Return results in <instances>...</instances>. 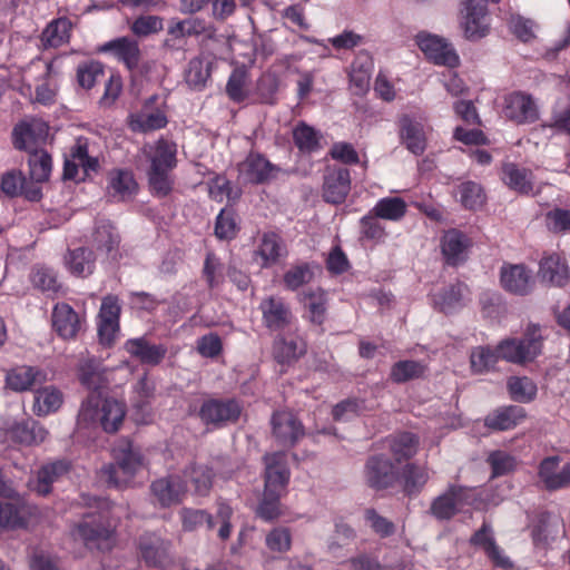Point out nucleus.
Returning <instances> with one entry per match:
<instances>
[{"mask_svg": "<svg viewBox=\"0 0 570 570\" xmlns=\"http://www.w3.org/2000/svg\"><path fill=\"white\" fill-rule=\"evenodd\" d=\"M90 511L82 515L73 534L89 549L109 550L115 541L118 520L116 505L106 498H95Z\"/></svg>", "mask_w": 570, "mask_h": 570, "instance_id": "f257e3e1", "label": "nucleus"}, {"mask_svg": "<svg viewBox=\"0 0 570 570\" xmlns=\"http://www.w3.org/2000/svg\"><path fill=\"white\" fill-rule=\"evenodd\" d=\"M126 405L112 397L101 400L99 394L91 393L80 406L77 424L80 428L101 426L107 433L117 432L125 419Z\"/></svg>", "mask_w": 570, "mask_h": 570, "instance_id": "f03ea898", "label": "nucleus"}, {"mask_svg": "<svg viewBox=\"0 0 570 570\" xmlns=\"http://www.w3.org/2000/svg\"><path fill=\"white\" fill-rule=\"evenodd\" d=\"M114 458L116 463L104 468L107 483L115 488L127 487L136 473L144 466V455L139 448L125 440L115 446Z\"/></svg>", "mask_w": 570, "mask_h": 570, "instance_id": "7ed1b4c3", "label": "nucleus"}, {"mask_svg": "<svg viewBox=\"0 0 570 570\" xmlns=\"http://www.w3.org/2000/svg\"><path fill=\"white\" fill-rule=\"evenodd\" d=\"M543 335L539 324L527 325L522 338L502 340L497 348L500 358L510 363L524 364L533 361L542 352Z\"/></svg>", "mask_w": 570, "mask_h": 570, "instance_id": "20e7f679", "label": "nucleus"}, {"mask_svg": "<svg viewBox=\"0 0 570 570\" xmlns=\"http://www.w3.org/2000/svg\"><path fill=\"white\" fill-rule=\"evenodd\" d=\"M243 412V404L235 397H208L198 410V417L209 429H223L235 424Z\"/></svg>", "mask_w": 570, "mask_h": 570, "instance_id": "39448f33", "label": "nucleus"}, {"mask_svg": "<svg viewBox=\"0 0 570 570\" xmlns=\"http://www.w3.org/2000/svg\"><path fill=\"white\" fill-rule=\"evenodd\" d=\"M475 501L474 489L449 484L443 493L432 500L429 512L438 521H449L465 507L474 505Z\"/></svg>", "mask_w": 570, "mask_h": 570, "instance_id": "423d86ee", "label": "nucleus"}, {"mask_svg": "<svg viewBox=\"0 0 570 570\" xmlns=\"http://www.w3.org/2000/svg\"><path fill=\"white\" fill-rule=\"evenodd\" d=\"M284 170L272 164L264 155L250 151L238 164V180L244 185H264L276 179Z\"/></svg>", "mask_w": 570, "mask_h": 570, "instance_id": "0eeeda50", "label": "nucleus"}, {"mask_svg": "<svg viewBox=\"0 0 570 570\" xmlns=\"http://www.w3.org/2000/svg\"><path fill=\"white\" fill-rule=\"evenodd\" d=\"M258 309L262 313L263 325L271 332L291 330L295 320L289 304L281 296L264 297Z\"/></svg>", "mask_w": 570, "mask_h": 570, "instance_id": "6e6552de", "label": "nucleus"}, {"mask_svg": "<svg viewBox=\"0 0 570 570\" xmlns=\"http://www.w3.org/2000/svg\"><path fill=\"white\" fill-rule=\"evenodd\" d=\"M415 42L433 63L449 68L459 66L460 58L455 49L444 38L429 32H420L416 35Z\"/></svg>", "mask_w": 570, "mask_h": 570, "instance_id": "1a4fd4ad", "label": "nucleus"}, {"mask_svg": "<svg viewBox=\"0 0 570 570\" xmlns=\"http://www.w3.org/2000/svg\"><path fill=\"white\" fill-rule=\"evenodd\" d=\"M263 462L265 465L264 490L269 493L285 494L291 479L286 453L283 451L266 453L263 456Z\"/></svg>", "mask_w": 570, "mask_h": 570, "instance_id": "9d476101", "label": "nucleus"}, {"mask_svg": "<svg viewBox=\"0 0 570 570\" xmlns=\"http://www.w3.org/2000/svg\"><path fill=\"white\" fill-rule=\"evenodd\" d=\"M186 491V481L177 474L156 479L150 484L153 502L160 508H170L179 504Z\"/></svg>", "mask_w": 570, "mask_h": 570, "instance_id": "9b49d317", "label": "nucleus"}, {"mask_svg": "<svg viewBox=\"0 0 570 570\" xmlns=\"http://www.w3.org/2000/svg\"><path fill=\"white\" fill-rule=\"evenodd\" d=\"M71 461L66 458L43 463L38 469L36 478L30 481V489L40 497L49 495L53 484L61 481L71 471Z\"/></svg>", "mask_w": 570, "mask_h": 570, "instance_id": "f8f14e48", "label": "nucleus"}, {"mask_svg": "<svg viewBox=\"0 0 570 570\" xmlns=\"http://www.w3.org/2000/svg\"><path fill=\"white\" fill-rule=\"evenodd\" d=\"M469 543L474 548L481 549L494 567L503 570L513 568L510 558L498 546L493 528L489 521H483L481 528L471 535Z\"/></svg>", "mask_w": 570, "mask_h": 570, "instance_id": "ddd939ff", "label": "nucleus"}, {"mask_svg": "<svg viewBox=\"0 0 570 570\" xmlns=\"http://www.w3.org/2000/svg\"><path fill=\"white\" fill-rule=\"evenodd\" d=\"M272 433L277 443L294 446L305 434L303 423L291 411H276L271 419Z\"/></svg>", "mask_w": 570, "mask_h": 570, "instance_id": "4468645a", "label": "nucleus"}, {"mask_svg": "<svg viewBox=\"0 0 570 570\" xmlns=\"http://www.w3.org/2000/svg\"><path fill=\"white\" fill-rule=\"evenodd\" d=\"M503 114L518 125L533 124L539 119L535 100L523 91H513L504 98Z\"/></svg>", "mask_w": 570, "mask_h": 570, "instance_id": "2eb2a0df", "label": "nucleus"}, {"mask_svg": "<svg viewBox=\"0 0 570 570\" xmlns=\"http://www.w3.org/2000/svg\"><path fill=\"white\" fill-rule=\"evenodd\" d=\"M364 476L368 487L384 490L396 483L399 473L390 458L372 455L365 463Z\"/></svg>", "mask_w": 570, "mask_h": 570, "instance_id": "dca6fc26", "label": "nucleus"}, {"mask_svg": "<svg viewBox=\"0 0 570 570\" xmlns=\"http://www.w3.org/2000/svg\"><path fill=\"white\" fill-rule=\"evenodd\" d=\"M564 534L566 524L563 520L551 512H540L531 525V537L535 547L547 548Z\"/></svg>", "mask_w": 570, "mask_h": 570, "instance_id": "f3484780", "label": "nucleus"}, {"mask_svg": "<svg viewBox=\"0 0 570 570\" xmlns=\"http://www.w3.org/2000/svg\"><path fill=\"white\" fill-rule=\"evenodd\" d=\"M351 190V173L347 168H327L324 174L322 197L333 205L343 204Z\"/></svg>", "mask_w": 570, "mask_h": 570, "instance_id": "a211bd4d", "label": "nucleus"}, {"mask_svg": "<svg viewBox=\"0 0 570 570\" xmlns=\"http://www.w3.org/2000/svg\"><path fill=\"white\" fill-rule=\"evenodd\" d=\"M464 20L462 27L464 36L469 40H478L485 37L489 32L487 22L488 0H463Z\"/></svg>", "mask_w": 570, "mask_h": 570, "instance_id": "6ab92c4d", "label": "nucleus"}, {"mask_svg": "<svg viewBox=\"0 0 570 570\" xmlns=\"http://www.w3.org/2000/svg\"><path fill=\"white\" fill-rule=\"evenodd\" d=\"M560 456L551 455L544 458L538 466V478L548 491L563 489L570 484V463L559 469Z\"/></svg>", "mask_w": 570, "mask_h": 570, "instance_id": "aec40b11", "label": "nucleus"}, {"mask_svg": "<svg viewBox=\"0 0 570 570\" xmlns=\"http://www.w3.org/2000/svg\"><path fill=\"white\" fill-rule=\"evenodd\" d=\"M48 135V126L40 120L21 121L12 131L13 146L19 150L35 151L38 145L45 141Z\"/></svg>", "mask_w": 570, "mask_h": 570, "instance_id": "412c9836", "label": "nucleus"}, {"mask_svg": "<svg viewBox=\"0 0 570 570\" xmlns=\"http://www.w3.org/2000/svg\"><path fill=\"white\" fill-rule=\"evenodd\" d=\"M125 351L144 365H159L168 353L165 344L151 343L147 337L129 338L125 343Z\"/></svg>", "mask_w": 570, "mask_h": 570, "instance_id": "4be33fe9", "label": "nucleus"}, {"mask_svg": "<svg viewBox=\"0 0 570 570\" xmlns=\"http://www.w3.org/2000/svg\"><path fill=\"white\" fill-rule=\"evenodd\" d=\"M139 550L142 560L149 567L165 568L171 562L169 542L156 533H145L139 538Z\"/></svg>", "mask_w": 570, "mask_h": 570, "instance_id": "5701e85b", "label": "nucleus"}, {"mask_svg": "<svg viewBox=\"0 0 570 570\" xmlns=\"http://www.w3.org/2000/svg\"><path fill=\"white\" fill-rule=\"evenodd\" d=\"M52 327L63 340L76 338L82 327L83 320L67 303H57L52 309Z\"/></svg>", "mask_w": 570, "mask_h": 570, "instance_id": "b1692460", "label": "nucleus"}, {"mask_svg": "<svg viewBox=\"0 0 570 570\" xmlns=\"http://www.w3.org/2000/svg\"><path fill=\"white\" fill-rule=\"evenodd\" d=\"M502 287L514 295H528L533 287L531 271L524 265H503L500 272Z\"/></svg>", "mask_w": 570, "mask_h": 570, "instance_id": "393cba45", "label": "nucleus"}, {"mask_svg": "<svg viewBox=\"0 0 570 570\" xmlns=\"http://www.w3.org/2000/svg\"><path fill=\"white\" fill-rule=\"evenodd\" d=\"M157 96L148 98L139 112L130 114L129 127L132 131L147 132L165 128L168 120L164 111L156 109L149 111Z\"/></svg>", "mask_w": 570, "mask_h": 570, "instance_id": "a878e982", "label": "nucleus"}, {"mask_svg": "<svg viewBox=\"0 0 570 570\" xmlns=\"http://www.w3.org/2000/svg\"><path fill=\"white\" fill-rule=\"evenodd\" d=\"M539 276L542 282H547L550 285L557 287L564 286L570 278L566 259L557 253L543 256L539 264Z\"/></svg>", "mask_w": 570, "mask_h": 570, "instance_id": "bb28decb", "label": "nucleus"}, {"mask_svg": "<svg viewBox=\"0 0 570 570\" xmlns=\"http://www.w3.org/2000/svg\"><path fill=\"white\" fill-rule=\"evenodd\" d=\"M47 374L39 367L18 366L9 371L6 375L7 386L14 392H24L41 385L46 382Z\"/></svg>", "mask_w": 570, "mask_h": 570, "instance_id": "cd10ccee", "label": "nucleus"}, {"mask_svg": "<svg viewBox=\"0 0 570 570\" xmlns=\"http://www.w3.org/2000/svg\"><path fill=\"white\" fill-rule=\"evenodd\" d=\"M306 352V344L299 336L288 333L279 334L273 343V354L279 364H291Z\"/></svg>", "mask_w": 570, "mask_h": 570, "instance_id": "c85d7f7f", "label": "nucleus"}, {"mask_svg": "<svg viewBox=\"0 0 570 570\" xmlns=\"http://www.w3.org/2000/svg\"><path fill=\"white\" fill-rule=\"evenodd\" d=\"M470 246L469 238L458 229H450L441 238V250L445 263L458 266L466 259V249Z\"/></svg>", "mask_w": 570, "mask_h": 570, "instance_id": "c756f323", "label": "nucleus"}, {"mask_svg": "<svg viewBox=\"0 0 570 570\" xmlns=\"http://www.w3.org/2000/svg\"><path fill=\"white\" fill-rule=\"evenodd\" d=\"M373 59L367 51H360L351 65L350 86L355 95H364L370 88Z\"/></svg>", "mask_w": 570, "mask_h": 570, "instance_id": "7c9ffc66", "label": "nucleus"}, {"mask_svg": "<svg viewBox=\"0 0 570 570\" xmlns=\"http://www.w3.org/2000/svg\"><path fill=\"white\" fill-rule=\"evenodd\" d=\"M400 137L409 151L420 156L426 149V137L422 122L404 115L400 119Z\"/></svg>", "mask_w": 570, "mask_h": 570, "instance_id": "2f4dec72", "label": "nucleus"}, {"mask_svg": "<svg viewBox=\"0 0 570 570\" xmlns=\"http://www.w3.org/2000/svg\"><path fill=\"white\" fill-rule=\"evenodd\" d=\"M466 286L458 282L431 295L433 307L441 313L451 314L464 306Z\"/></svg>", "mask_w": 570, "mask_h": 570, "instance_id": "473e14b6", "label": "nucleus"}, {"mask_svg": "<svg viewBox=\"0 0 570 570\" xmlns=\"http://www.w3.org/2000/svg\"><path fill=\"white\" fill-rule=\"evenodd\" d=\"M8 433L14 442L23 445L40 444L48 435V431L39 422L32 419L13 423Z\"/></svg>", "mask_w": 570, "mask_h": 570, "instance_id": "72a5a7b5", "label": "nucleus"}, {"mask_svg": "<svg viewBox=\"0 0 570 570\" xmlns=\"http://www.w3.org/2000/svg\"><path fill=\"white\" fill-rule=\"evenodd\" d=\"M104 51L111 52L129 70L138 67L140 60V49L136 40L128 37H120L107 42L102 47Z\"/></svg>", "mask_w": 570, "mask_h": 570, "instance_id": "f704fd0d", "label": "nucleus"}, {"mask_svg": "<svg viewBox=\"0 0 570 570\" xmlns=\"http://www.w3.org/2000/svg\"><path fill=\"white\" fill-rule=\"evenodd\" d=\"M177 146L175 142L160 138L147 154L149 169L173 170L177 166Z\"/></svg>", "mask_w": 570, "mask_h": 570, "instance_id": "c9c22d12", "label": "nucleus"}, {"mask_svg": "<svg viewBox=\"0 0 570 570\" xmlns=\"http://www.w3.org/2000/svg\"><path fill=\"white\" fill-rule=\"evenodd\" d=\"M63 261L67 269L77 277L91 275L96 267V255L87 247L69 249Z\"/></svg>", "mask_w": 570, "mask_h": 570, "instance_id": "e433bc0d", "label": "nucleus"}, {"mask_svg": "<svg viewBox=\"0 0 570 570\" xmlns=\"http://www.w3.org/2000/svg\"><path fill=\"white\" fill-rule=\"evenodd\" d=\"M503 181L512 190L521 195H530L533 191V174L527 168H521L513 163L505 164L502 168Z\"/></svg>", "mask_w": 570, "mask_h": 570, "instance_id": "4c0bfd02", "label": "nucleus"}, {"mask_svg": "<svg viewBox=\"0 0 570 570\" xmlns=\"http://www.w3.org/2000/svg\"><path fill=\"white\" fill-rule=\"evenodd\" d=\"M138 184L134 174L128 169H112L108 175V191L120 200L130 198L136 194Z\"/></svg>", "mask_w": 570, "mask_h": 570, "instance_id": "58836bf2", "label": "nucleus"}, {"mask_svg": "<svg viewBox=\"0 0 570 570\" xmlns=\"http://www.w3.org/2000/svg\"><path fill=\"white\" fill-rule=\"evenodd\" d=\"M524 416L525 411L523 407L510 405L489 414L484 420V424L491 430L505 431L517 426Z\"/></svg>", "mask_w": 570, "mask_h": 570, "instance_id": "ea45409f", "label": "nucleus"}, {"mask_svg": "<svg viewBox=\"0 0 570 570\" xmlns=\"http://www.w3.org/2000/svg\"><path fill=\"white\" fill-rule=\"evenodd\" d=\"M284 254L285 247L278 234L274 232L263 234L256 250L263 267L274 266Z\"/></svg>", "mask_w": 570, "mask_h": 570, "instance_id": "a19ab883", "label": "nucleus"}, {"mask_svg": "<svg viewBox=\"0 0 570 570\" xmlns=\"http://www.w3.org/2000/svg\"><path fill=\"white\" fill-rule=\"evenodd\" d=\"M303 303L311 323L322 325L326 320L327 297L322 288L308 289L303 293Z\"/></svg>", "mask_w": 570, "mask_h": 570, "instance_id": "79ce46f5", "label": "nucleus"}, {"mask_svg": "<svg viewBox=\"0 0 570 570\" xmlns=\"http://www.w3.org/2000/svg\"><path fill=\"white\" fill-rule=\"evenodd\" d=\"M63 403V395L55 386H46L35 393L33 412L38 416H46L57 412Z\"/></svg>", "mask_w": 570, "mask_h": 570, "instance_id": "37998d69", "label": "nucleus"}, {"mask_svg": "<svg viewBox=\"0 0 570 570\" xmlns=\"http://www.w3.org/2000/svg\"><path fill=\"white\" fill-rule=\"evenodd\" d=\"M321 131L299 121L293 129V141L297 149L303 154H313L321 149Z\"/></svg>", "mask_w": 570, "mask_h": 570, "instance_id": "c03bdc74", "label": "nucleus"}, {"mask_svg": "<svg viewBox=\"0 0 570 570\" xmlns=\"http://www.w3.org/2000/svg\"><path fill=\"white\" fill-rule=\"evenodd\" d=\"M407 210L405 200L401 197H383L376 202L371 212L380 219L399 222Z\"/></svg>", "mask_w": 570, "mask_h": 570, "instance_id": "a18cd8bd", "label": "nucleus"}, {"mask_svg": "<svg viewBox=\"0 0 570 570\" xmlns=\"http://www.w3.org/2000/svg\"><path fill=\"white\" fill-rule=\"evenodd\" d=\"M428 367L421 361L403 360L394 363L390 371L392 382L401 384L422 377Z\"/></svg>", "mask_w": 570, "mask_h": 570, "instance_id": "49530a36", "label": "nucleus"}, {"mask_svg": "<svg viewBox=\"0 0 570 570\" xmlns=\"http://www.w3.org/2000/svg\"><path fill=\"white\" fill-rule=\"evenodd\" d=\"M403 490L407 495L417 494L429 480L425 466L407 463L402 470Z\"/></svg>", "mask_w": 570, "mask_h": 570, "instance_id": "de8ad7c7", "label": "nucleus"}, {"mask_svg": "<svg viewBox=\"0 0 570 570\" xmlns=\"http://www.w3.org/2000/svg\"><path fill=\"white\" fill-rule=\"evenodd\" d=\"M210 77V61L205 58L196 57L188 62L185 73L186 83L194 90L205 88Z\"/></svg>", "mask_w": 570, "mask_h": 570, "instance_id": "09e8293b", "label": "nucleus"}, {"mask_svg": "<svg viewBox=\"0 0 570 570\" xmlns=\"http://www.w3.org/2000/svg\"><path fill=\"white\" fill-rule=\"evenodd\" d=\"M97 249L111 254L117 249L120 238L112 224L108 220H99L92 235Z\"/></svg>", "mask_w": 570, "mask_h": 570, "instance_id": "8fccbe9b", "label": "nucleus"}, {"mask_svg": "<svg viewBox=\"0 0 570 570\" xmlns=\"http://www.w3.org/2000/svg\"><path fill=\"white\" fill-rule=\"evenodd\" d=\"M500 355L498 348L490 346H476L471 350L470 365L473 374H483L491 371L497 364Z\"/></svg>", "mask_w": 570, "mask_h": 570, "instance_id": "3c124183", "label": "nucleus"}, {"mask_svg": "<svg viewBox=\"0 0 570 570\" xmlns=\"http://www.w3.org/2000/svg\"><path fill=\"white\" fill-rule=\"evenodd\" d=\"M30 282L33 287L43 293H57L60 289L57 273L46 265H35L30 272Z\"/></svg>", "mask_w": 570, "mask_h": 570, "instance_id": "603ef678", "label": "nucleus"}, {"mask_svg": "<svg viewBox=\"0 0 570 570\" xmlns=\"http://www.w3.org/2000/svg\"><path fill=\"white\" fill-rule=\"evenodd\" d=\"M184 475L190 481L195 492L199 495L207 494L212 488L214 474L207 465L193 463L184 470Z\"/></svg>", "mask_w": 570, "mask_h": 570, "instance_id": "864d4df0", "label": "nucleus"}, {"mask_svg": "<svg viewBox=\"0 0 570 570\" xmlns=\"http://www.w3.org/2000/svg\"><path fill=\"white\" fill-rule=\"evenodd\" d=\"M78 377L83 386L95 393L102 382L101 363L95 357L81 361L78 367Z\"/></svg>", "mask_w": 570, "mask_h": 570, "instance_id": "5fc2aeb1", "label": "nucleus"}, {"mask_svg": "<svg viewBox=\"0 0 570 570\" xmlns=\"http://www.w3.org/2000/svg\"><path fill=\"white\" fill-rule=\"evenodd\" d=\"M458 195L461 205L469 210H476L485 202V194L482 186L475 181H463L458 187Z\"/></svg>", "mask_w": 570, "mask_h": 570, "instance_id": "6e6d98bb", "label": "nucleus"}, {"mask_svg": "<svg viewBox=\"0 0 570 570\" xmlns=\"http://www.w3.org/2000/svg\"><path fill=\"white\" fill-rule=\"evenodd\" d=\"M30 176L37 183H43L49 179L52 169L51 156L43 149L29 153L28 159Z\"/></svg>", "mask_w": 570, "mask_h": 570, "instance_id": "4d7b16f0", "label": "nucleus"}, {"mask_svg": "<svg viewBox=\"0 0 570 570\" xmlns=\"http://www.w3.org/2000/svg\"><path fill=\"white\" fill-rule=\"evenodd\" d=\"M179 517L185 531H195L203 525H206L207 530L215 529L214 515L206 510L183 508Z\"/></svg>", "mask_w": 570, "mask_h": 570, "instance_id": "13d9d810", "label": "nucleus"}, {"mask_svg": "<svg viewBox=\"0 0 570 570\" xmlns=\"http://www.w3.org/2000/svg\"><path fill=\"white\" fill-rule=\"evenodd\" d=\"M391 451L397 461L414 456L419 448V438L411 432H402L391 441Z\"/></svg>", "mask_w": 570, "mask_h": 570, "instance_id": "bf43d9fd", "label": "nucleus"}, {"mask_svg": "<svg viewBox=\"0 0 570 570\" xmlns=\"http://www.w3.org/2000/svg\"><path fill=\"white\" fill-rule=\"evenodd\" d=\"M76 77L81 88L91 89L105 77V69L99 61H85L78 65Z\"/></svg>", "mask_w": 570, "mask_h": 570, "instance_id": "052dcab7", "label": "nucleus"}, {"mask_svg": "<svg viewBox=\"0 0 570 570\" xmlns=\"http://www.w3.org/2000/svg\"><path fill=\"white\" fill-rule=\"evenodd\" d=\"M69 21L67 19H56L51 21L42 31L41 41L46 47L57 48L68 40Z\"/></svg>", "mask_w": 570, "mask_h": 570, "instance_id": "680f3d73", "label": "nucleus"}, {"mask_svg": "<svg viewBox=\"0 0 570 570\" xmlns=\"http://www.w3.org/2000/svg\"><path fill=\"white\" fill-rule=\"evenodd\" d=\"M508 390L511 397L521 403L531 402L537 395V385L535 383L527 377H510L508 381Z\"/></svg>", "mask_w": 570, "mask_h": 570, "instance_id": "e2e57ef3", "label": "nucleus"}, {"mask_svg": "<svg viewBox=\"0 0 570 570\" xmlns=\"http://www.w3.org/2000/svg\"><path fill=\"white\" fill-rule=\"evenodd\" d=\"M487 463L491 468V478L494 479L514 471L517 459L505 451L495 450L488 455Z\"/></svg>", "mask_w": 570, "mask_h": 570, "instance_id": "0e129e2a", "label": "nucleus"}, {"mask_svg": "<svg viewBox=\"0 0 570 570\" xmlns=\"http://www.w3.org/2000/svg\"><path fill=\"white\" fill-rule=\"evenodd\" d=\"M170 173L171 170L148 169V185L154 196L166 197L171 193L174 177Z\"/></svg>", "mask_w": 570, "mask_h": 570, "instance_id": "69168bd1", "label": "nucleus"}, {"mask_svg": "<svg viewBox=\"0 0 570 570\" xmlns=\"http://www.w3.org/2000/svg\"><path fill=\"white\" fill-rule=\"evenodd\" d=\"M314 273L308 263L292 266L283 276L284 286L289 291H296L309 283Z\"/></svg>", "mask_w": 570, "mask_h": 570, "instance_id": "338daca9", "label": "nucleus"}, {"mask_svg": "<svg viewBox=\"0 0 570 570\" xmlns=\"http://www.w3.org/2000/svg\"><path fill=\"white\" fill-rule=\"evenodd\" d=\"M546 227L553 234L570 232V209L554 207L544 215Z\"/></svg>", "mask_w": 570, "mask_h": 570, "instance_id": "774afa93", "label": "nucleus"}]
</instances>
